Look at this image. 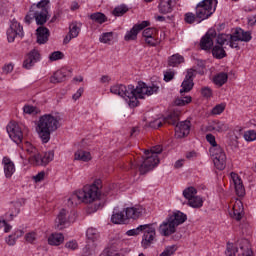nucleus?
<instances>
[{"label":"nucleus","mask_w":256,"mask_h":256,"mask_svg":"<svg viewBox=\"0 0 256 256\" xmlns=\"http://www.w3.org/2000/svg\"><path fill=\"white\" fill-rule=\"evenodd\" d=\"M49 0H41L37 4L30 7L28 14L25 16L24 21L27 25H31L33 19L36 25H45L49 21Z\"/></svg>","instance_id":"nucleus-3"},{"label":"nucleus","mask_w":256,"mask_h":256,"mask_svg":"<svg viewBox=\"0 0 256 256\" xmlns=\"http://www.w3.org/2000/svg\"><path fill=\"white\" fill-rule=\"evenodd\" d=\"M45 179V172H39L37 175L33 176V180L35 183H39Z\"/></svg>","instance_id":"nucleus-61"},{"label":"nucleus","mask_w":256,"mask_h":256,"mask_svg":"<svg viewBox=\"0 0 256 256\" xmlns=\"http://www.w3.org/2000/svg\"><path fill=\"white\" fill-rule=\"evenodd\" d=\"M55 158V153L53 151H48L43 154H38V156L33 157L32 165L42 166L49 165L51 161Z\"/></svg>","instance_id":"nucleus-16"},{"label":"nucleus","mask_w":256,"mask_h":256,"mask_svg":"<svg viewBox=\"0 0 256 256\" xmlns=\"http://www.w3.org/2000/svg\"><path fill=\"white\" fill-rule=\"evenodd\" d=\"M6 131L14 143L17 145H19V143H23V130H21L19 124L16 122H10L6 127Z\"/></svg>","instance_id":"nucleus-11"},{"label":"nucleus","mask_w":256,"mask_h":256,"mask_svg":"<svg viewBox=\"0 0 256 256\" xmlns=\"http://www.w3.org/2000/svg\"><path fill=\"white\" fill-rule=\"evenodd\" d=\"M175 251H177V249L175 248V246H168L165 248V250L160 254V256H171L173 255V253H175Z\"/></svg>","instance_id":"nucleus-55"},{"label":"nucleus","mask_w":256,"mask_h":256,"mask_svg":"<svg viewBox=\"0 0 256 256\" xmlns=\"http://www.w3.org/2000/svg\"><path fill=\"white\" fill-rule=\"evenodd\" d=\"M173 7H175V0H160L158 10L162 15H167L173 12Z\"/></svg>","instance_id":"nucleus-24"},{"label":"nucleus","mask_w":256,"mask_h":256,"mask_svg":"<svg viewBox=\"0 0 256 256\" xmlns=\"http://www.w3.org/2000/svg\"><path fill=\"white\" fill-rule=\"evenodd\" d=\"M65 55L61 51H55L52 52L49 56L50 61H59L60 59H63Z\"/></svg>","instance_id":"nucleus-48"},{"label":"nucleus","mask_w":256,"mask_h":256,"mask_svg":"<svg viewBox=\"0 0 256 256\" xmlns=\"http://www.w3.org/2000/svg\"><path fill=\"white\" fill-rule=\"evenodd\" d=\"M150 127L152 129H159V127H163V122L160 119H156L153 122H150Z\"/></svg>","instance_id":"nucleus-59"},{"label":"nucleus","mask_w":256,"mask_h":256,"mask_svg":"<svg viewBox=\"0 0 256 256\" xmlns=\"http://www.w3.org/2000/svg\"><path fill=\"white\" fill-rule=\"evenodd\" d=\"M201 95L204 96L206 99H209V97L213 96V90H211V88L208 86L202 87Z\"/></svg>","instance_id":"nucleus-53"},{"label":"nucleus","mask_w":256,"mask_h":256,"mask_svg":"<svg viewBox=\"0 0 256 256\" xmlns=\"http://www.w3.org/2000/svg\"><path fill=\"white\" fill-rule=\"evenodd\" d=\"M5 242L10 247H13V245H15V243H17V237H15L13 234H11V235H9L8 237L5 238Z\"/></svg>","instance_id":"nucleus-56"},{"label":"nucleus","mask_w":256,"mask_h":256,"mask_svg":"<svg viewBox=\"0 0 256 256\" xmlns=\"http://www.w3.org/2000/svg\"><path fill=\"white\" fill-rule=\"evenodd\" d=\"M196 18L197 17L195 16V14H193L191 12H188V13L185 14L184 21L186 23H188L189 25H191V24L195 23Z\"/></svg>","instance_id":"nucleus-54"},{"label":"nucleus","mask_w":256,"mask_h":256,"mask_svg":"<svg viewBox=\"0 0 256 256\" xmlns=\"http://www.w3.org/2000/svg\"><path fill=\"white\" fill-rule=\"evenodd\" d=\"M65 77H67L65 72H63V70H58L52 77H50V83H63V81H65Z\"/></svg>","instance_id":"nucleus-34"},{"label":"nucleus","mask_w":256,"mask_h":256,"mask_svg":"<svg viewBox=\"0 0 256 256\" xmlns=\"http://www.w3.org/2000/svg\"><path fill=\"white\" fill-rule=\"evenodd\" d=\"M163 147L154 146L150 151L145 150L146 157L144 158L142 164L139 166L140 175H145V173H149V171L153 170V168L159 165V154L162 153Z\"/></svg>","instance_id":"nucleus-5"},{"label":"nucleus","mask_w":256,"mask_h":256,"mask_svg":"<svg viewBox=\"0 0 256 256\" xmlns=\"http://www.w3.org/2000/svg\"><path fill=\"white\" fill-rule=\"evenodd\" d=\"M149 21H142L139 24H136L132 27V29L126 33L124 39L125 41H135L137 39V35H139L140 31H143L145 27H149Z\"/></svg>","instance_id":"nucleus-18"},{"label":"nucleus","mask_w":256,"mask_h":256,"mask_svg":"<svg viewBox=\"0 0 256 256\" xmlns=\"http://www.w3.org/2000/svg\"><path fill=\"white\" fill-rule=\"evenodd\" d=\"M173 77H175V72L173 71H166L164 73V81H166V83H169V81H172Z\"/></svg>","instance_id":"nucleus-57"},{"label":"nucleus","mask_w":256,"mask_h":256,"mask_svg":"<svg viewBox=\"0 0 256 256\" xmlns=\"http://www.w3.org/2000/svg\"><path fill=\"white\" fill-rule=\"evenodd\" d=\"M25 151L28 152V154L30 155L29 161L33 164V158L39 155V151L31 143H26Z\"/></svg>","instance_id":"nucleus-39"},{"label":"nucleus","mask_w":256,"mask_h":256,"mask_svg":"<svg viewBox=\"0 0 256 256\" xmlns=\"http://www.w3.org/2000/svg\"><path fill=\"white\" fill-rule=\"evenodd\" d=\"M193 85V80H188L187 78H185L182 82V89L180 90V93H189V91L193 89Z\"/></svg>","instance_id":"nucleus-44"},{"label":"nucleus","mask_w":256,"mask_h":256,"mask_svg":"<svg viewBox=\"0 0 256 256\" xmlns=\"http://www.w3.org/2000/svg\"><path fill=\"white\" fill-rule=\"evenodd\" d=\"M81 31V23L74 22L70 24V35L71 37H79V33Z\"/></svg>","instance_id":"nucleus-42"},{"label":"nucleus","mask_w":256,"mask_h":256,"mask_svg":"<svg viewBox=\"0 0 256 256\" xmlns=\"http://www.w3.org/2000/svg\"><path fill=\"white\" fill-rule=\"evenodd\" d=\"M210 155L213 157V162L219 171H223L227 165V156L225 155V152L223 151V148L221 146L216 145L214 147L210 148Z\"/></svg>","instance_id":"nucleus-8"},{"label":"nucleus","mask_w":256,"mask_h":256,"mask_svg":"<svg viewBox=\"0 0 256 256\" xmlns=\"http://www.w3.org/2000/svg\"><path fill=\"white\" fill-rule=\"evenodd\" d=\"M124 213L128 220L133 219V221H137V219H141V217L146 215L147 210L141 205H136L133 207L125 208Z\"/></svg>","instance_id":"nucleus-14"},{"label":"nucleus","mask_w":256,"mask_h":256,"mask_svg":"<svg viewBox=\"0 0 256 256\" xmlns=\"http://www.w3.org/2000/svg\"><path fill=\"white\" fill-rule=\"evenodd\" d=\"M83 203V196L81 190L74 192L68 198V207H77V205Z\"/></svg>","instance_id":"nucleus-28"},{"label":"nucleus","mask_w":256,"mask_h":256,"mask_svg":"<svg viewBox=\"0 0 256 256\" xmlns=\"http://www.w3.org/2000/svg\"><path fill=\"white\" fill-rule=\"evenodd\" d=\"M185 61V58L181 56L180 54H174L168 58V65L169 67H177L178 65H181Z\"/></svg>","instance_id":"nucleus-31"},{"label":"nucleus","mask_w":256,"mask_h":256,"mask_svg":"<svg viewBox=\"0 0 256 256\" xmlns=\"http://www.w3.org/2000/svg\"><path fill=\"white\" fill-rule=\"evenodd\" d=\"M145 43H147V45H150L151 47H155L158 41L155 39V37L150 36L148 38H145Z\"/></svg>","instance_id":"nucleus-60"},{"label":"nucleus","mask_w":256,"mask_h":256,"mask_svg":"<svg viewBox=\"0 0 256 256\" xmlns=\"http://www.w3.org/2000/svg\"><path fill=\"white\" fill-rule=\"evenodd\" d=\"M36 35L37 43H39V45H45V43L49 41V30L47 29V27H38L36 30Z\"/></svg>","instance_id":"nucleus-26"},{"label":"nucleus","mask_w":256,"mask_h":256,"mask_svg":"<svg viewBox=\"0 0 256 256\" xmlns=\"http://www.w3.org/2000/svg\"><path fill=\"white\" fill-rule=\"evenodd\" d=\"M144 227L141 245L143 249H149V246L157 241V230L155 224H144Z\"/></svg>","instance_id":"nucleus-9"},{"label":"nucleus","mask_w":256,"mask_h":256,"mask_svg":"<svg viewBox=\"0 0 256 256\" xmlns=\"http://www.w3.org/2000/svg\"><path fill=\"white\" fill-rule=\"evenodd\" d=\"M78 245L76 241H70L65 244L66 249H70L71 251H75L77 249Z\"/></svg>","instance_id":"nucleus-63"},{"label":"nucleus","mask_w":256,"mask_h":256,"mask_svg":"<svg viewBox=\"0 0 256 256\" xmlns=\"http://www.w3.org/2000/svg\"><path fill=\"white\" fill-rule=\"evenodd\" d=\"M127 214H125V210L123 211H114L111 217L112 223L115 225H121L127 221Z\"/></svg>","instance_id":"nucleus-29"},{"label":"nucleus","mask_w":256,"mask_h":256,"mask_svg":"<svg viewBox=\"0 0 256 256\" xmlns=\"http://www.w3.org/2000/svg\"><path fill=\"white\" fill-rule=\"evenodd\" d=\"M82 195L83 203L87 205L93 204L91 209L93 212L101 209L103 207V203L101 202V180L94 181L91 185H86L80 190Z\"/></svg>","instance_id":"nucleus-4"},{"label":"nucleus","mask_w":256,"mask_h":256,"mask_svg":"<svg viewBox=\"0 0 256 256\" xmlns=\"http://www.w3.org/2000/svg\"><path fill=\"white\" fill-rule=\"evenodd\" d=\"M75 219H72L71 214L66 209H61L55 219L56 229H64L67 223H73Z\"/></svg>","instance_id":"nucleus-13"},{"label":"nucleus","mask_w":256,"mask_h":256,"mask_svg":"<svg viewBox=\"0 0 256 256\" xmlns=\"http://www.w3.org/2000/svg\"><path fill=\"white\" fill-rule=\"evenodd\" d=\"M127 11H129V7H127L125 4H121L115 7L112 13L115 17H123Z\"/></svg>","instance_id":"nucleus-40"},{"label":"nucleus","mask_w":256,"mask_h":256,"mask_svg":"<svg viewBox=\"0 0 256 256\" xmlns=\"http://www.w3.org/2000/svg\"><path fill=\"white\" fill-rule=\"evenodd\" d=\"M41 59V54L37 50H32L23 62L24 69H31L37 61Z\"/></svg>","instance_id":"nucleus-19"},{"label":"nucleus","mask_w":256,"mask_h":256,"mask_svg":"<svg viewBox=\"0 0 256 256\" xmlns=\"http://www.w3.org/2000/svg\"><path fill=\"white\" fill-rule=\"evenodd\" d=\"M206 140L212 147H217V141H215V136L213 134L206 135Z\"/></svg>","instance_id":"nucleus-58"},{"label":"nucleus","mask_w":256,"mask_h":256,"mask_svg":"<svg viewBox=\"0 0 256 256\" xmlns=\"http://www.w3.org/2000/svg\"><path fill=\"white\" fill-rule=\"evenodd\" d=\"M25 241H26V243L33 244L34 242L37 241V233H35V232H28V233H26Z\"/></svg>","instance_id":"nucleus-50"},{"label":"nucleus","mask_w":256,"mask_h":256,"mask_svg":"<svg viewBox=\"0 0 256 256\" xmlns=\"http://www.w3.org/2000/svg\"><path fill=\"white\" fill-rule=\"evenodd\" d=\"M158 231L163 237H169L177 231V226L172 222L171 218L168 217L162 224H160Z\"/></svg>","instance_id":"nucleus-17"},{"label":"nucleus","mask_w":256,"mask_h":256,"mask_svg":"<svg viewBox=\"0 0 256 256\" xmlns=\"http://www.w3.org/2000/svg\"><path fill=\"white\" fill-rule=\"evenodd\" d=\"M90 19L94 21V23H99V25H103V23L107 22V16L101 12L91 14Z\"/></svg>","instance_id":"nucleus-35"},{"label":"nucleus","mask_w":256,"mask_h":256,"mask_svg":"<svg viewBox=\"0 0 256 256\" xmlns=\"http://www.w3.org/2000/svg\"><path fill=\"white\" fill-rule=\"evenodd\" d=\"M159 91V86L152 84L147 86L145 82H138L136 88L133 85L128 87L122 84H116L111 86L110 93L113 95H119L123 99L127 100L130 107H137L139 101L137 99H145V95L150 97Z\"/></svg>","instance_id":"nucleus-1"},{"label":"nucleus","mask_w":256,"mask_h":256,"mask_svg":"<svg viewBox=\"0 0 256 256\" xmlns=\"http://www.w3.org/2000/svg\"><path fill=\"white\" fill-rule=\"evenodd\" d=\"M195 75H197V71H195L194 69H189L187 71L185 79L193 80V77H195Z\"/></svg>","instance_id":"nucleus-64"},{"label":"nucleus","mask_w":256,"mask_h":256,"mask_svg":"<svg viewBox=\"0 0 256 256\" xmlns=\"http://www.w3.org/2000/svg\"><path fill=\"white\" fill-rule=\"evenodd\" d=\"M6 35L9 43H13L17 37L22 39L23 27L19 22L13 20L10 27L7 29Z\"/></svg>","instance_id":"nucleus-12"},{"label":"nucleus","mask_w":256,"mask_h":256,"mask_svg":"<svg viewBox=\"0 0 256 256\" xmlns=\"http://www.w3.org/2000/svg\"><path fill=\"white\" fill-rule=\"evenodd\" d=\"M212 55L216 59H223V57H227V53L225 52V49H223V46L216 45L212 48Z\"/></svg>","instance_id":"nucleus-36"},{"label":"nucleus","mask_w":256,"mask_h":256,"mask_svg":"<svg viewBox=\"0 0 256 256\" xmlns=\"http://www.w3.org/2000/svg\"><path fill=\"white\" fill-rule=\"evenodd\" d=\"M23 111L27 115H37V113H41V110H39V108L31 105H25L23 107Z\"/></svg>","instance_id":"nucleus-45"},{"label":"nucleus","mask_w":256,"mask_h":256,"mask_svg":"<svg viewBox=\"0 0 256 256\" xmlns=\"http://www.w3.org/2000/svg\"><path fill=\"white\" fill-rule=\"evenodd\" d=\"M217 37V31L210 29L201 39L200 47L204 51H211L213 49V39Z\"/></svg>","instance_id":"nucleus-15"},{"label":"nucleus","mask_w":256,"mask_h":256,"mask_svg":"<svg viewBox=\"0 0 256 256\" xmlns=\"http://www.w3.org/2000/svg\"><path fill=\"white\" fill-rule=\"evenodd\" d=\"M86 237L88 245H93V247H96L99 239H101L99 231L95 228H88L86 231Z\"/></svg>","instance_id":"nucleus-23"},{"label":"nucleus","mask_w":256,"mask_h":256,"mask_svg":"<svg viewBox=\"0 0 256 256\" xmlns=\"http://www.w3.org/2000/svg\"><path fill=\"white\" fill-rule=\"evenodd\" d=\"M168 217L176 227H179V225H183V223L187 221V215L181 211H176Z\"/></svg>","instance_id":"nucleus-27"},{"label":"nucleus","mask_w":256,"mask_h":256,"mask_svg":"<svg viewBox=\"0 0 256 256\" xmlns=\"http://www.w3.org/2000/svg\"><path fill=\"white\" fill-rule=\"evenodd\" d=\"M208 131H216L217 133H225V131H229V125L225 122L214 120L210 122L207 126Z\"/></svg>","instance_id":"nucleus-21"},{"label":"nucleus","mask_w":256,"mask_h":256,"mask_svg":"<svg viewBox=\"0 0 256 256\" xmlns=\"http://www.w3.org/2000/svg\"><path fill=\"white\" fill-rule=\"evenodd\" d=\"M61 127V116L55 114H45L39 118L37 133L42 143L51 141V133Z\"/></svg>","instance_id":"nucleus-2"},{"label":"nucleus","mask_w":256,"mask_h":256,"mask_svg":"<svg viewBox=\"0 0 256 256\" xmlns=\"http://www.w3.org/2000/svg\"><path fill=\"white\" fill-rule=\"evenodd\" d=\"M177 121H179V118L173 115H170L166 119V123H169V125H175V136L177 137V139H183V137H187V135L191 131V122L185 120L177 123Z\"/></svg>","instance_id":"nucleus-7"},{"label":"nucleus","mask_w":256,"mask_h":256,"mask_svg":"<svg viewBox=\"0 0 256 256\" xmlns=\"http://www.w3.org/2000/svg\"><path fill=\"white\" fill-rule=\"evenodd\" d=\"M225 111V104H217L214 108H212V115H221Z\"/></svg>","instance_id":"nucleus-51"},{"label":"nucleus","mask_w":256,"mask_h":256,"mask_svg":"<svg viewBox=\"0 0 256 256\" xmlns=\"http://www.w3.org/2000/svg\"><path fill=\"white\" fill-rule=\"evenodd\" d=\"M233 34H220L216 38V43L223 47V45H229V42L231 41V37Z\"/></svg>","instance_id":"nucleus-37"},{"label":"nucleus","mask_w":256,"mask_h":256,"mask_svg":"<svg viewBox=\"0 0 256 256\" xmlns=\"http://www.w3.org/2000/svg\"><path fill=\"white\" fill-rule=\"evenodd\" d=\"M250 39H251L250 32H245L243 29L237 28L235 32L232 34L228 45L231 47V49L239 50V41H244L245 43H247L249 42Z\"/></svg>","instance_id":"nucleus-10"},{"label":"nucleus","mask_w":256,"mask_h":256,"mask_svg":"<svg viewBox=\"0 0 256 256\" xmlns=\"http://www.w3.org/2000/svg\"><path fill=\"white\" fill-rule=\"evenodd\" d=\"M231 179L234 183L235 191L238 197H244L245 196V186H243V181L241 180V177L235 172L231 173Z\"/></svg>","instance_id":"nucleus-20"},{"label":"nucleus","mask_w":256,"mask_h":256,"mask_svg":"<svg viewBox=\"0 0 256 256\" xmlns=\"http://www.w3.org/2000/svg\"><path fill=\"white\" fill-rule=\"evenodd\" d=\"M188 205L193 209H201V207H203V198L200 196H195L194 198L188 200Z\"/></svg>","instance_id":"nucleus-38"},{"label":"nucleus","mask_w":256,"mask_h":256,"mask_svg":"<svg viewBox=\"0 0 256 256\" xmlns=\"http://www.w3.org/2000/svg\"><path fill=\"white\" fill-rule=\"evenodd\" d=\"M65 241V237L61 233H54L48 238L49 245H61Z\"/></svg>","instance_id":"nucleus-30"},{"label":"nucleus","mask_w":256,"mask_h":256,"mask_svg":"<svg viewBox=\"0 0 256 256\" xmlns=\"http://www.w3.org/2000/svg\"><path fill=\"white\" fill-rule=\"evenodd\" d=\"M2 164L4 165L5 177H7V179H11V177H13V173H15V163L11 161V158L6 156L2 160Z\"/></svg>","instance_id":"nucleus-25"},{"label":"nucleus","mask_w":256,"mask_h":256,"mask_svg":"<svg viewBox=\"0 0 256 256\" xmlns=\"http://www.w3.org/2000/svg\"><path fill=\"white\" fill-rule=\"evenodd\" d=\"M74 157L77 161H91V153L84 150H78L77 152H75Z\"/></svg>","instance_id":"nucleus-32"},{"label":"nucleus","mask_w":256,"mask_h":256,"mask_svg":"<svg viewBox=\"0 0 256 256\" xmlns=\"http://www.w3.org/2000/svg\"><path fill=\"white\" fill-rule=\"evenodd\" d=\"M183 196L185 199H187V201H189L190 199L197 197V189L194 187H188L183 191Z\"/></svg>","instance_id":"nucleus-43"},{"label":"nucleus","mask_w":256,"mask_h":256,"mask_svg":"<svg viewBox=\"0 0 256 256\" xmlns=\"http://www.w3.org/2000/svg\"><path fill=\"white\" fill-rule=\"evenodd\" d=\"M217 0H203L196 5V17L200 21L209 19L217 9Z\"/></svg>","instance_id":"nucleus-6"},{"label":"nucleus","mask_w":256,"mask_h":256,"mask_svg":"<svg viewBox=\"0 0 256 256\" xmlns=\"http://www.w3.org/2000/svg\"><path fill=\"white\" fill-rule=\"evenodd\" d=\"M243 211V202L237 200L233 205L232 211H230V216L236 221H241V219H243Z\"/></svg>","instance_id":"nucleus-22"},{"label":"nucleus","mask_w":256,"mask_h":256,"mask_svg":"<svg viewBox=\"0 0 256 256\" xmlns=\"http://www.w3.org/2000/svg\"><path fill=\"white\" fill-rule=\"evenodd\" d=\"M191 103V96H185L182 98H177L174 101V104L177 105L178 107H183L185 105H189Z\"/></svg>","instance_id":"nucleus-46"},{"label":"nucleus","mask_w":256,"mask_h":256,"mask_svg":"<svg viewBox=\"0 0 256 256\" xmlns=\"http://www.w3.org/2000/svg\"><path fill=\"white\" fill-rule=\"evenodd\" d=\"M245 141H255L256 140V132L255 130H249L244 133Z\"/></svg>","instance_id":"nucleus-52"},{"label":"nucleus","mask_w":256,"mask_h":256,"mask_svg":"<svg viewBox=\"0 0 256 256\" xmlns=\"http://www.w3.org/2000/svg\"><path fill=\"white\" fill-rule=\"evenodd\" d=\"M227 79H229V75L225 72H220L214 77V83L219 87H223L227 83Z\"/></svg>","instance_id":"nucleus-33"},{"label":"nucleus","mask_w":256,"mask_h":256,"mask_svg":"<svg viewBox=\"0 0 256 256\" xmlns=\"http://www.w3.org/2000/svg\"><path fill=\"white\" fill-rule=\"evenodd\" d=\"M146 227H147V226H145V224H144V225H140V226H138V227L135 228V229L128 230V231L126 232V235H128L129 237H133V236H135V235H139V233L145 231V228H146Z\"/></svg>","instance_id":"nucleus-47"},{"label":"nucleus","mask_w":256,"mask_h":256,"mask_svg":"<svg viewBox=\"0 0 256 256\" xmlns=\"http://www.w3.org/2000/svg\"><path fill=\"white\" fill-rule=\"evenodd\" d=\"M153 32H154V30L152 28H146L142 32V36L144 37V39H147L149 37H153Z\"/></svg>","instance_id":"nucleus-62"},{"label":"nucleus","mask_w":256,"mask_h":256,"mask_svg":"<svg viewBox=\"0 0 256 256\" xmlns=\"http://www.w3.org/2000/svg\"><path fill=\"white\" fill-rule=\"evenodd\" d=\"M93 253H95V246L87 244L86 247L83 249L82 256H93Z\"/></svg>","instance_id":"nucleus-49"},{"label":"nucleus","mask_w":256,"mask_h":256,"mask_svg":"<svg viewBox=\"0 0 256 256\" xmlns=\"http://www.w3.org/2000/svg\"><path fill=\"white\" fill-rule=\"evenodd\" d=\"M113 39H114L113 32L102 33L101 36L99 37L100 43H104L108 45H111V41H113Z\"/></svg>","instance_id":"nucleus-41"}]
</instances>
